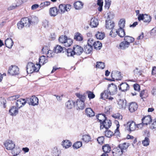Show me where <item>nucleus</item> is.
Wrapping results in <instances>:
<instances>
[{"label":"nucleus","instance_id":"nucleus-6","mask_svg":"<svg viewBox=\"0 0 156 156\" xmlns=\"http://www.w3.org/2000/svg\"><path fill=\"white\" fill-rule=\"evenodd\" d=\"M19 68L16 66H12L8 71V73L11 75H16L19 73Z\"/></svg>","mask_w":156,"mask_h":156},{"label":"nucleus","instance_id":"nucleus-16","mask_svg":"<svg viewBox=\"0 0 156 156\" xmlns=\"http://www.w3.org/2000/svg\"><path fill=\"white\" fill-rule=\"evenodd\" d=\"M58 10L56 7L51 8L49 10V14L51 16L54 17L58 13Z\"/></svg>","mask_w":156,"mask_h":156},{"label":"nucleus","instance_id":"nucleus-39","mask_svg":"<svg viewBox=\"0 0 156 156\" xmlns=\"http://www.w3.org/2000/svg\"><path fill=\"white\" fill-rule=\"evenodd\" d=\"M74 39L76 41H81L83 40V37L81 34L77 33L74 35Z\"/></svg>","mask_w":156,"mask_h":156},{"label":"nucleus","instance_id":"nucleus-34","mask_svg":"<svg viewBox=\"0 0 156 156\" xmlns=\"http://www.w3.org/2000/svg\"><path fill=\"white\" fill-rule=\"evenodd\" d=\"M102 149L104 153H109L111 151V147L108 144H106L104 145L102 147Z\"/></svg>","mask_w":156,"mask_h":156},{"label":"nucleus","instance_id":"nucleus-10","mask_svg":"<svg viewBox=\"0 0 156 156\" xmlns=\"http://www.w3.org/2000/svg\"><path fill=\"white\" fill-rule=\"evenodd\" d=\"M26 103L27 100L24 99L20 98L17 100L16 102V105L17 108H20L24 106Z\"/></svg>","mask_w":156,"mask_h":156},{"label":"nucleus","instance_id":"nucleus-58","mask_svg":"<svg viewBox=\"0 0 156 156\" xmlns=\"http://www.w3.org/2000/svg\"><path fill=\"white\" fill-rule=\"evenodd\" d=\"M107 18L108 20L112 19L114 17V14L112 12H109L107 13Z\"/></svg>","mask_w":156,"mask_h":156},{"label":"nucleus","instance_id":"nucleus-64","mask_svg":"<svg viewBox=\"0 0 156 156\" xmlns=\"http://www.w3.org/2000/svg\"><path fill=\"white\" fill-rule=\"evenodd\" d=\"M88 98L90 99H93L95 97V95L91 91H89L88 94Z\"/></svg>","mask_w":156,"mask_h":156},{"label":"nucleus","instance_id":"nucleus-53","mask_svg":"<svg viewBox=\"0 0 156 156\" xmlns=\"http://www.w3.org/2000/svg\"><path fill=\"white\" fill-rule=\"evenodd\" d=\"M112 116L115 118L119 119H122V116L119 113L114 114Z\"/></svg>","mask_w":156,"mask_h":156},{"label":"nucleus","instance_id":"nucleus-22","mask_svg":"<svg viewBox=\"0 0 156 156\" xmlns=\"http://www.w3.org/2000/svg\"><path fill=\"white\" fill-rule=\"evenodd\" d=\"M86 115L87 116L91 117L94 116L95 113L91 108H87L85 110Z\"/></svg>","mask_w":156,"mask_h":156},{"label":"nucleus","instance_id":"nucleus-2","mask_svg":"<svg viewBox=\"0 0 156 156\" xmlns=\"http://www.w3.org/2000/svg\"><path fill=\"white\" fill-rule=\"evenodd\" d=\"M58 40L60 43L63 44L66 47L70 46L73 42L72 39L68 38L65 35L60 36Z\"/></svg>","mask_w":156,"mask_h":156},{"label":"nucleus","instance_id":"nucleus-63","mask_svg":"<svg viewBox=\"0 0 156 156\" xmlns=\"http://www.w3.org/2000/svg\"><path fill=\"white\" fill-rule=\"evenodd\" d=\"M48 21L46 20H44L43 21V26L45 28L48 27Z\"/></svg>","mask_w":156,"mask_h":156},{"label":"nucleus","instance_id":"nucleus-31","mask_svg":"<svg viewBox=\"0 0 156 156\" xmlns=\"http://www.w3.org/2000/svg\"><path fill=\"white\" fill-rule=\"evenodd\" d=\"M75 105V103L72 100H69L66 103V107L69 109L72 108Z\"/></svg>","mask_w":156,"mask_h":156},{"label":"nucleus","instance_id":"nucleus-20","mask_svg":"<svg viewBox=\"0 0 156 156\" xmlns=\"http://www.w3.org/2000/svg\"><path fill=\"white\" fill-rule=\"evenodd\" d=\"M105 22L106 27L107 29L110 30L112 29L115 27L114 23L110 20H106Z\"/></svg>","mask_w":156,"mask_h":156},{"label":"nucleus","instance_id":"nucleus-26","mask_svg":"<svg viewBox=\"0 0 156 156\" xmlns=\"http://www.w3.org/2000/svg\"><path fill=\"white\" fill-rule=\"evenodd\" d=\"M13 44L12 40L11 38H8L5 41V44L6 47L10 48H12Z\"/></svg>","mask_w":156,"mask_h":156},{"label":"nucleus","instance_id":"nucleus-52","mask_svg":"<svg viewBox=\"0 0 156 156\" xmlns=\"http://www.w3.org/2000/svg\"><path fill=\"white\" fill-rule=\"evenodd\" d=\"M149 140L148 138L146 137L144 140L142 141V144L144 146H147L149 144Z\"/></svg>","mask_w":156,"mask_h":156},{"label":"nucleus","instance_id":"nucleus-62","mask_svg":"<svg viewBox=\"0 0 156 156\" xmlns=\"http://www.w3.org/2000/svg\"><path fill=\"white\" fill-rule=\"evenodd\" d=\"M18 28L20 30L22 29L24 26H25L22 22H21V20L17 24Z\"/></svg>","mask_w":156,"mask_h":156},{"label":"nucleus","instance_id":"nucleus-13","mask_svg":"<svg viewBox=\"0 0 156 156\" xmlns=\"http://www.w3.org/2000/svg\"><path fill=\"white\" fill-rule=\"evenodd\" d=\"M119 89L122 91L127 90L129 88V85L126 82L121 83L118 86Z\"/></svg>","mask_w":156,"mask_h":156},{"label":"nucleus","instance_id":"nucleus-61","mask_svg":"<svg viewBox=\"0 0 156 156\" xmlns=\"http://www.w3.org/2000/svg\"><path fill=\"white\" fill-rule=\"evenodd\" d=\"M47 55V58H51L54 55V53L51 50H49L47 51L46 53Z\"/></svg>","mask_w":156,"mask_h":156},{"label":"nucleus","instance_id":"nucleus-3","mask_svg":"<svg viewBox=\"0 0 156 156\" xmlns=\"http://www.w3.org/2000/svg\"><path fill=\"white\" fill-rule=\"evenodd\" d=\"M111 76L112 79H109L108 80H111L112 81L121 80L122 77V75L121 74L120 72L117 71H112L111 73Z\"/></svg>","mask_w":156,"mask_h":156},{"label":"nucleus","instance_id":"nucleus-4","mask_svg":"<svg viewBox=\"0 0 156 156\" xmlns=\"http://www.w3.org/2000/svg\"><path fill=\"white\" fill-rule=\"evenodd\" d=\"M109 95H111L108 90H104L101 94V98L103 100H105L108 99L109 101H112L114 99V98L111 96H109Z\"/></svg>","mask_w":156,"mask_h":156},{"label":"nucleus","instance_id":"nucleus-49","mask_svg":"<svg viewBox=\"0 0 156 156\" xmlns=\"http://www.w3.org/2000/svg\"><path fill=\"white\" fill-rule=\"evenodd\" d=\"M65 4H61L59 6L58 11H60V13L61 14L63 13L66 11L65 9Z\"/></svg>","mask_w":156,"mask_h":156},{"label":"nucleus","instance_id":"nucleus-19","mask_svg":"<svg viewBox=\"0 0 156 156\" xmlns=\"http://www.w3.org/2000/svg\"><path fill=\"white\" fill-rule=\"evenodd\" d=\"M138 105L135 102H132L130 103L129 107V110L131 112H133L137 109Z\"/></svg>","mask_w":156,"mask_h":156},{"label":"nucleus","instance_id":"nucleus-25","mask_svg":"<svg viewBox=\"0 0 156 156\" xmlns=\"http://www.w3.org/2000/svg\"><path fill=\"white\" fill-rule=\"evenodd\" d=\"M28 18L30 25L35 24L36 23H37L38 22V19L37 17L34 16H32Z\"/></svg>","mask_w":156,"mask_h":156},{"label":"nucleus","instance_id":"nucleus-46","mask_svg":"<svg viewBox=\"0 0 156 156\" xmlns=\"http://www.w3.org/2000/svg\"><path fill=\"white\" fill-rule=\"evenodd\" d=\"M105 134L107 137L110 138L113 135V133L110 130L107 129L105 132Z\"/></svg>","mask_w":156,"mask_h":156},{"label":"nucleus","instance_id":"nucleus-36","mask_svg":"<svg viewBox=\"0 0 156 156\" xmlns=\"http://www.w3.org/2000/svg\"><path fill=\"white\" fill-rule=\"evenodd\" d=\"M95 37L97 39L101 40L104 38L105 34L103 32L98 31L95 34Z\"/></svg>","mask_w":156,"mask_h":156},{"label":"nucleus","instance_id":"nucleus-48","mask_svg":"<svg viewBox=\"0 0 156 156\" xmlns=\"http://www.w3.org/2000/svg\"><path fill=\"white\" fill-rule=\"evenodd\" d=\"M105 65L104 63L102 62H97V65L96 66V68L103 69L105 67Z\"/></svg>","mask_w":156,"mask_h":156},{"label":"nucleus","instance_id":"nucleus-12","mask_svg":"<svg viewBox=\"0 0 156 156\" xmlns=\"http://www.w3.org/2000/svg\"><path fill=\"white\" fill-rule=\"evenodd\" d=\"M127 126L130 131H134L136 129V124L133 121L128 122L127 123Z\"/></svg>","mask_w":156,"mask_h":156},{"label":"nucleus","instance_id":"nucleus-42","mask_svg":"<svg viewBox=\"0 0 156 156\" xmlns=\"http://www.w3.org/2000/svg\"><path fill=\"white\" fill-rule=\"evenodd\" d=\"M91 138L90 136L88 135H85L83 136L82 140L87 143L90 140Z\"/></svg>","mask_w":156,"mask_h":156},{"label":"nucleus","instance_id":"nucleus-8","mask_svg":"<svg viewBox=\"0 0 156 156\" xmlns=\"http://www.w3.org/2000/svg\"><path fill=\"white\" fill-rule=\"evenodd\" d=\"M111 95H114L116 93L117 87V86L113 83H111L108 85L107 90Z\"/></svg>","mask_w":156,"mask_h":156},{"label":"nucleus","instance_id":"nucleus-27","mask_svg":"<svg viewBox=\"0 0 156 156\" xmlns=\"http://www.w3.org/2000/svg\"><path fill=\"white\" fill-rule=\"evenodd\" d=\"M62 145L65 148H68L71 146L72 143L68 140H64L62 142Z\"/></svg>","mask_w":156,"mask_h":156},{"label":"nucleus","instance_id":"nucleus-1","mask_svg":"<svg viewBox=\"0 0 156 156\" xmlns=\"http://www.w3.org/2000/svg\"><path fill=\"white\" fill-rule=\"evenodd\" d=\"M26 68L27 72L28 73H31L34 72H37L40 68V65L36 64L35 66L32 62H29L28 63Z\"/></svg>","mask_w":156,"mask_h":156},{"label":"nucleus","instance_id":"nucleus-24","mask_svg":"<svg viewBox=\"0 0 156 156\" xmlns=\"http://www.w3.org/2000/svg\"><path fill=\"white\" fill-rule=\"evenodd\" d=\"M98 25V19L95 18H92L90 23V25L92 27H96Z\"/></svg>","mask_w":156,"mask_h":156},{"label":"nucleus","instance_id":"nucleus-38","mask_svg":"<svg viewBox=\"0 0 156 156\" xmlns=\"http://www.w3.org/2000/svg\"><path fill=\"white\" fill-rule=\"evenodd\" d=\"M93 47L87 44L84 47V52L87 54H90L92 50Z\"/></svg>","mask_w":156,"mask_h":156},{"label":"nucleus","instance_id":"nucleus-35","mask_svg":"<svg viewBox=\"0 0 156 156\" xmlns=\"http://www.w3.org/2000/svg\"><path fill=\"white\" fill-rule=\"evenodd\" d=\"M63 50L62 47L58 45H57L56 47H55L53 49L54 51L57 54L61 53Z\"/></svg>","mask_w":156,"mask_h":156},{"label":"nucleus","instance_id":"nucleus-15","mask_svg":"<svg viewBox=\"0 0 156 156\" xmlns=\"http://www.w3.org/2000/svg\"><path fill=\"white\" fill-rule=\"evenodd\" d=\"M18 109L15 106H12L9 110V112L10 115L12 116H16L18 113Z\"/></svg>","mask_w":156,"mask_h":156},{"label":"nucleus","instance_id":"nucleus-33","mask_svg":"<svg viewBox=\"0 0 156 156\" xmlns=\"http://www.w3.org/2000/svg\"><path fill=\"white\" fill-rule=\"evenodd\" d=\"M124 41L129 45L130 43H132L134 41V39L133 37L128 36H125L124 38Z\"/></svg>","mask_w":156,"mask_h":156},{"label":"nucleus","instance_id":"nucleus-56","mask_svg":"<svg viewBox=\"0 0 156 156\" xmlns=\"http://www.w3.org/2000/svg\"><path fill=\"white\" fill-rule=\"evenodd\" d=\"M112 110V108L110 106L106 107L105 108V112L107 114H109Z\"/></svg>","mask_w":156,"mask_h":156},{"label":"nucleus","instance_id":"nucleus-28","mask_svg":"<svg viewBox=\"0 0 156 156\" xmlns=\"http://www.w3.org/2000/svg\"><path fill=\"white\" fill-rule=\"evenodd\" d=\"M116 30V34L120 37H123L126 35L125 32L123 28H119Z\"/></svg>","mask_w":156,"mask_h":156},{"label":"nucleus","instance_id":"nucleus-43","mask_svg":"<svg viewBox=\"0 0 156 156\" xmlns=\"http://www.w3.org/2000/svg\"><path fill=\"white\" fill-rule=\"evenodd\" d=\"M151 17L145 14L144 17V22L146 23H149L151 20Z\"/></svg>","mask_w":156,"mask_h":156},{"label":"nucleus","instance_id":"nucleus-9","mask_svg":"<svg viewBox=\"0 0 156 156\" xmlns=\"http://www.w3.org/2000/svg\"><path fill=\"white\" fill-rule=\"evenodd\" d=\"M74 55H80L83 52V48L78 45H75L73 48Z\"/></svg>","mask_w":156,"mask_h":156},{"label":"nucleus","instance_id":"nucleus-50","mask_svg":"<svg viewBox=\"0 0 156 156\" xmlns=\"http://www.w3.org/2000/svg\"><path fill=\"white\" fill-rule=\"evenodd\" d=\"M133 72L134 75L136 76H140L142 74V71L139 69L137 68L134 70Z\"/></svg>","mask_w":156,"mask_h":156},{"label":"nucleus","instance_id":"nucleus-40","mask_svg":"<svg viewBox=\"0 0 156 156\" xmlns=\"http://www.w3.org/2000/svg\"><path fill=\"white\" fill-rule=\"evenodd\" d=\"M93 46L94 49L96 50H100L102 46V44L100 41H97L94 42Z\"/></svg>","mask_w":156,"mask_h":156},{"label":"nucleus","instance_id":"nucleus-59","mask_svg":"<svg viewBox=\"0 0 156 156\" xmlns=\"http://www.w3.org/2000/svg\"><path fill=\"white\" fill-rule=\"evenodd\" d=\"M105 7L108 9L111 5V0H105Z\"/></svg>","mask_w":156,"mask_h":156},{"label":"nucleus","instance_id":"nucleus-37","mask_svg":"<svg viewBox=\"0 0 156 156\" xmlns=\"http://www.w3.org/2000/svg\"><path fill=\"white\" fill-rule=\"evenodd\" d=\"M96 117V118L99 120V122L101 123L106 119L105 115L101 114H99L98 115H97Z\"/></svg>","mask_w":156,"mask_h":156},{"label":"nucleus","instance_id":"nucleus-18","mask_svg":"<svg viewBox=\"0 0 156 156\" xmlns=\"http://www.w3.org/2000/svg\"><path fill=\"white\" fill-rule=\"evenodd\" d=\"M112 153L113 156H121L123 153L119 148L117 147L113 150Z\"/></svg>","mask_w":156,"mask_h":156},{"label":"nucleus","instance_id":"nucleus-14","mask_svg":"<svg viewBox=\"0 0 156 156\" xmlns=\"http://www.w3.org/2000/svg\"><path fill=\"white\" fill-rule=\"evenodd\" d=\"M126 104V101L125 99H120L118 102V107L120 109L125 108Z\"/></svg>","mask_w":156,"mask_h":156},{"label":"nucleus","instance_id":"nucleus-54","mask_svg":"<svg viewBox=\"0 0 156 156\" xmlns=\"http://www.w3.org/2000/svg\"><path fill=\"white\" fill-rule=\"evenodd\" d=\"M51 2H50L46 1L41 3L40 5V7H46L50 5Z\"/></svg>","mask_w":156,"mask_h":156},{"label":"nucleus","instance_id":"nucleus-7","mask_svg":"<svg viewBox=\"0 0 156 156\" xmlns=\"http://www.w3.org/2000/svg\"><path fill=\"white\" fill-rule=\"evenodd\" d=\"M111 124L112 122L111 121L106 119L101 123H100V128L103 129L105 128L106 129H108L111 126Z\"/></svg>","mask_w":156,"mask_h":156},{"label":"nucleus","instance_id":"nucleus-30","mask_svg":"<svg viewBox=\"0 0 156 156\" xmlns=\"http://www.w3.org/2000/svg\"><path fill=\"white\" fill-rule=\"evenodd\" d=\"M21 22L24 25L27 27H30V24L28 18L25 17L21 19Z\"/></svg>","mask_w":156,"mask_h":156},{"label":"nucleus","instance_id":"nucleus-29","mask_svg":"<svg viewBox=\"0 0 156 156\" xmlns=\"http://www.w3.org/2000/svg\"><path fill=\"white\" fill-rule=\"evenodd\" d=\"M48 61L47 57H45L43 55L41 56L39 59V64L40 65V67L41 65H43L45 63H47Z\"/></svg>","mask_w":156,"mask_h":156},{"label":"nucleus","instance_id":"nucleus-44","mask_svg":"<svg viewBox=\"0 0 156 156\" xmlns=\"http://www.w3.org/2000/svg\"><path fill=\"white\" fill-rule=\"evenodd\" d=\"M59 152L57 147H55L53 149L52 151V156H59Z\"/></svg>","mask_w":156,"mask_h":156},{"label":"nucleus","instance_id":"nucleus-32","mask_svg":"<svg viewBox=\"0 0 156 156\" xmlns=\"http://www.w3.org/2000/svg\"><path fill=\"white\" fill-rule=\"evenodd\" d=\"M83 4L80 1H77L74 4V6L76 9L79 10L83 8Z\"/></svg>","mask_w":156,"mask_h":156},{"label":"nucleus","instance_id":"nucleus-17","mask_svg":"<svg viewBox=\"0 0 156 156\" xmlns=\"http://www.w3.org/2000/svg\"><path fill=\"white\" fill-rule=\"evenodd\" d=\"M151 116L150 115L146 116L142 119V123L146 125L150 124L151 122Z\"/></svg>","mask_w":156,"mask_h":156},{"label":"nucleus","instance_id":"nucleus-21","mask_svg":"<svg viewBox=\"0 0 156 156\" xmlns=\"http://www.w3.org/2000/svg\"><path fill=\"white\" fill-rule=\"evenodd\" d=\"M129 146V143H123L120 144L119 145L118 147L119 148L121 151L123 153L126 151V149Z\"/></svg>","mask_w":156,"mask_h":156},{"label":"nucleus","instance_id":"nucleus-55","mask_svg":"<svg viewBox=\"0 0 156 156\" xmlns=\"http://www.w3.org/2000/svg\"><path fill=\"white\" fill-rule=\"evenodd\" d=\"M95 42L93 39L90 38L88 40L87 44L93 47L94 44V42Z\"/></svg>","mask_w":156,"mask_h":156},{"label":"nucleus","instance_id":"nucleus-45","mask_svg":"<svg viewBox=\"0 0 156 156\" xmlns=\"http://www.w3.org/2000/svg\"><path fill=\"white\" fill-rule=\"evenodd\" d=\"M125 20L123 19H121L119 23V28H124L125 27Z\"/></svg>","mask_w":156,"mask_h":156},{"label":"nucleus","instance_id":"nucleus-47","mask_svg":"<svg viewBox=\"0 0 156 156\" xmlns=\"http://www.w3.org/2000/svg\"><path fill=\"white\" fill-rule=\"evenodd\" d=\"M82 142L81 141H77L74 144L73 147L74 148L77 149L82 146Z\"/></svg>","mask_w":156,"mask_h":156},{"label":"nucleus","instance_id":"nucleus-11","mask_svg":"<svg viewBox=\"0 0 156 156\" xmlns=\"http://www.w3.org/2000/svg\"><path fill=\"white\" fill-rule=\"evenodd\" d=\"M4 145L8 150L13 149L14 148L15 146L12 140H8L6 141L4 143Z\"/></svg>","mask_w":156,"mask_h":156},{"label":"nucleus","instance_id":"nucleus-51","mask_svg":"<svg viewBox=\"0 0 156 156\" xmlns=\"http://www.w3.org/2000/svg\"><path fill=\"white\" fill-rule=\"evenodd\" d=\"M67 55L68 56H72L74 55L73 50L71 49H68L67 51Z\"/></svg>","mask_w":156,"mask_h":156},{"label":"nucleus","instance_id":"nucleus-5","mask_svg":"<svg viewBox=\"0 0 156 156\" xmlns=\"http://www.w3.org/2000/svg\"><path fill=\"white\" fill-rule=\"evenodd\" d=\"M27 102L29 105L33 106L37 105L38 104V99L35 96H33L30 98H28Z\"/></svg>","mask_w":156,"mask_h":156},{"label":"nucleus","instance_id":"nucleus-57","mask_svg":"<svg viewBox=\"0 0 156 156\" xmlns=\"http://www.w3.org/2000/svg\"><path fill=\"white\" fill-rule=\"evenodd\" d=\"M104 138L103 136L99 137L97 139V140L99 144H102L104 142Z\"/></svg>","mask_w":156,"mask_h":156},{"label":"nucleus","instance_id":"nucleus-23","mask_svg":"<svg viewBox=\"0 0 156 156\" xmlns=\"http://www.w3.org/2000/svg\"><path fill=\"white\" fill-rule=\"evenodd\" d=\"M75 104L77 105L78 108L79 109L83 110L84 108L85 103L84 101L80 100H76Z\"/></svg>","mask_w":156,"mask_h":156},{"label":"nucleus","instance_id":"nucleus-41","mask_svg":"<svg viewBox=\"0 0 156 156\" xmlns=\"http://www.w3.org/2000/svg\"><path fill=\"white\" fill-rule=\"evenodd\" d=\"M129 45L125 41L122 42L119 44V47L121 49H125L128 47Z\"/></svg>","mask_w":156,"mask_h":156},{"label":"nucleus","instance_id":"nucleus-60","mask_svg":"<svg viewBox=\"0 0 156 156\" xmlns=\"http://www.w3.org/2000/svg\"><path fill=\"white\" fill-rule=\"evenodd\" d=\"M20 95L19 94L14 95L9 98V99L10 101H13L16 100V99L19 98Z\"/></svg>","mask_w":156,"mask_h":156}]
</instances>
